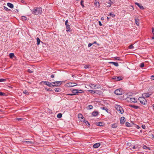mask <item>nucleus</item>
Instances as JSON below:
<instances>
[{
    "mask_svg": "<svg viewBox=\"0 0 154 154\" xmlns=\"http://www.w3.org/2000/svg\"><path fill=\"white\" fill-rule=\"evenodd\" d=\"M4 9L5 10L8 11V10H9L7 7L4 6Z\"/></svg>",
    "mask_w": 154,
    "mask_h": 154,
    "instance_id": "864d4df0",
    "label": "nucleus"
},
{
    "mask_svg": "<svg viewBox=\"0 0 154 154\" xmlns=\"http://www.w3.org/2000/svg\"><path fill=\"white\" fill-rule=\"evenodd\" d=\"M77 85V84L75 83L70 82L67 83L66 84V86L68 87H73Z\"/></svg>",
    "mask_w": 154,
    "mask_h": 154,
    "instance_id": "0eeeda50",
    "label": "nucleus"
},
{
    "mask_svg": "<svg viewBox=\"0 0 154 154\" xmlns=\"http://www.w3.org/2000/svg\"><path fill=\"white\" fill-rule=\"evenodd\" d=\"M134 48V47L133 45H131L129 46V48L130 49H131Z\"/></svg>",
    "mask_w": 154,
    "mask_h": 154,
    "instance_id": "a19ab883",
    "label": "nucleus"
},
{
    "mask_svg": "<svg viewBox=\"0 0 154 154\" xmlns=\"http://www.w3.org/2000/svg\"><path fill=\"white\" fill-rule=\"evenodd\" d=\"M83 92L82 90L78 89H73L72 91V93L74 94V95H78L79 93H82Z\"/></svg>",
    "mask_w": 154,
    "mask_h": 154,
    "instance_id": "7ed1b4c3",
    "label": "nucleus"
},
{
    "mask_svg": "<svg viewBox=\"0 0 154 154\" xmlns=\"http://www.w3.org/2000/svg\"><path fill=\"white\" fill-rule=\"evenodd\" d=\"M74 94H73V93H72V94H66V95H70V96H73V95H74Z\"/></svg>",
    "mask_w": 154,
    "mask_h": 154,
    "instance_id": "3c124183",
    "label": "nucleus"
},
{
    "mask_svg": "<svg viewBox=\"0 0 154 154\" xmlns=\"http://www.w3.org/2000/svg\"><path fill=\"white\" fill-rule=\"evenodd\" d=\"M89 92L93 93V94H94L95 93V91L93 90H88Z\"/></svg>",
    "mask_w": 154,
    "mask_h": 154,
    "instance_id": "4c0bfd02",
    "label": "nucleus"
},
{
    "mask_svg": "<svg viewBox=\"0 0 154 154\" xmlns=\"http://www.w3.org/2000/svg\"><path fill=\"white\" fill-rule=\"evenodd\" d=\"M6 80V79H0V82H4Z\"/></svg>",
    "mask_w": 154,
    "mask_h": 154,
    "instance_id": "a18cd8bd",
    "label": "nucleus"
},
{
    "mask_svg": "<svg viewBox=\"0 0 154 154\" xmlns=\"http://www.w3.org/2000/svg\"><path fill=\"white\" fill-rule=\"evenodd\" d=\"M100 143H97L93 145V147L94 148H97L99 147L100 146Z\"/></svg>",
    "mask_w": 154,
    "mask_h": 154,
    "instance_id": "2eb2a0df",
    "label": "nucleus"
},
{
    "mask_svg": "<svg viewBox=\"0 0 154 154\" xmlns=\"http://www.w3.org/2000/svg\"><path fill=\"white\" fill-rule=\"evenodd\" d=\"M94 89H98L101 88V86L100 85H96L94 86Z\"/></svg>",
    "mask_w": 154,
    "mask_h": 154,
    "instance_id": "aec40b11",
    "label": "nucleus"
},
{
    "mask_svg": "<svg viewBox=\"0 0 154 154\" xmlns=\"http://www.w3.org/2000/svg\"><path fill=\"white\" fill-rule=\"evenodd\" d=\"M135 21L136 24L138 26L139 24V19L137 18H135Z\"/></svg>",
    "mask_w": 154,
    "mask_h": 154,
    "instance_id": "b1692460",
    "label": "nucleus"
},
{
    "mask_svg": "<svg viewBox=\"0 0 154 154\" xmlns=\"http://www.w3.org/2000/svg\"><path fill=\"white\" fill-rule=\"evenodd\" d=\"M113 79L117 81H120L122 80V79L119 77L116 76L113 78Z\"/></svg>",
    "mask_w": 154,
    "mask_h": 154,
    "instance_id": "6ab92c4d",
    "label": "nucleus"
},
{
    "mask_svg": "<svg viewBox=\"0 0 154 154\" xmlns=\"http://www.w3.org/2000/svg\"><path fill=\"white\" fill-rule=\"evenodd\" d=\"M125 121V118L124 117H122L121 118L120 123L121 124H123Z\"/></svg>",
    "mask_w": 154,
    "mask_h": 154,
    "instance_id": "4468645a",
    "label": "nucleus"
},
{
    "mask_svg": "<svg viewBox=\"0 0 154 154\" xmlns=\"http://www.w3.org/2000/svg\"><path fill=\"white\" fill-rule=\"evenodd\" d=\"M54 76H55V75H54V74H52L51 75V78H53L54 77Z\"/></svg>",
    "mask_w": 154,
    "mask_h": 154,
    "instance_id": "13d9d810",
    "label": "nucleus"
},
{
    "mask_svg": "<svg viewBox=\"0 0 154 154\" xmlns=\"http://www.w3.org/2000/svg\"><path fill=\"white\" fill-rule=\"evenodd\" d=\"M143 148L144 149H150V148L148 147H147L146 145H144L143 147Z\"/></svg>",
    "mask_w": 154,
    "mask_h": 154,
    "instance_id": "7c9ffc66",
    "label": "nucleus"
},
{
    "mask_svg": "<svg viewBox=\"0 0 154 154\" xmlns=\"http://www.w3.org/2000/svg\"><path fill=\"white\" fill-rule=\"evenodd\" d=\"M83 122L86 124L87 126H90L89 123L86 120H83Z\"/></svg>",
    "mask_w": 154,
    "mask_h": 154,
    "instance_id": "5701e85b",
    "label": "nucleus"
},
{
    "mask_svg": "<svg viewBox=\"0 0 154 154\" xmlns=\"http://www.w3.org/2000/svg\"><path fill=\"white\" fill-rule=\"evenodd\" d=\"M32 14L34 15L40 14L42 12V9L41 7H35L31 10Z\"/></svg>",
    "mask_w": 154,
    "mask_h": 154,
    "instance_id": "f257e3e1",
    "label": "nucleus"
},
{
    "mask_svg": "<svg viewBox=\"0 0 154 154\" xmlns=\"http://www.w3.org/2000/svg\"><path fill=\"white\" fill-rule=\"evenodd\" d=\"M68 23V20H66V21L65 23V25L66 26L68 25V24H67Z\"/></svg>",
    "mask_w": 154,
    "mask_h": 154,
    "instance_id": "4d7b16f0",
    "label": "nucleus"
},
{
    "mask_svg": "<svg viewBox=\"0 0 154 154\" xmlns=\"http://www.w3.org/2000/svg\"><path fill=\"white\" fill-rule=\"evenodd\" d=\"M94 4L95 6L97 7H99V2L97 0H95L94 2Z\"/></svg>",
    "mask_w": 154,
    "mask_h": 154,
    "instance_id": "393cba45",
    "label": "nucleus"
},
{
    "mask_svg": "<svg viewBox=\"0 0 154 154\" xmlns=\"http://www.w3.org/2000/svg\"><path fill=\"white\" fill-rule=\"evenodd\" d=\"M78 118L79 119L80 121L82 122L84 118L83 115L81 114H79L78 115Z\"/></svg>",
    "mask_w": 154,
    "mask_h": 154,
    "instance_id": "f8f14e48",
    "label": "nucleus"
},
{
    "mask_svg": "<svg viewBox=\"0 0 154 154\" xmlns=\"http://www.w3.org/2000/svg\"><path fill=\"white\" fill-rule=\"evenodd\" d=\"M130 106L131 107L134 108L135 109H137L139 108V106L134 105H131Z\"/></svg>",
    "mask_w": 154,
    "mask_h": 154,
    "instance_id": "bb28decb",
    "label": "nucleus"
},
{
    "mask_svg": "<svg viewBox=\"0 0 154 154\" xmlns=\"http://www.w3.org/2000/svg\"><path fill=\"white\" fill-rule=\"evenodd\" d=\"M102 1L105 2V0H101ZM105 1L109 5L107 6L108 7H110L111 4H113L114 2L113 1H111V0H105Z\"/></svg>",
    "mask_w": 154,
    "mask_h": 154,
    "instance_id": "9d476101",
    "label": "nucleus"
},
{
    "mask_svg": "<svg viewBox=\"0 0 154 154\" xmlns=\"http://www.w3.org/2000/svg\"><path fill=\"white\" fill-rule=\"evenodd\" d=\"M114 58L116 60H120V57H114Z\"/></svg>",
    "mask_w": 154,
    "mask_h": 154,
    "instance_id": "de8ad7c7",
    "label": "nucleus"
},
{
    "mask_svg": "<svg viewBox=\"0 0 154 154\" xmlns=\"http://www.w3.org/2000/svg\"><path fill=\"white\" fill-rule=\"evenodd\" d=\"M66 31L67 32L70 31H71L70 25L69 24L66 25Z\"/></svg>",
    "mask_w": 154,
    "mask_h": 154,
    "instance_id": "f3484780",
    "label": "nucleus"
},
{
    "mask_svg": "<svg viewBox=\"0 0 154 154\" xmlns=\"http://www.w3.org/2000/svg\"><path fill=\"white\" fill-rule=\"evenodd\" d=\"M62 115L61 113H59L57 114V117L58 118H60L62 117Z\"/></svg>",
    "mask_w": 154,
    "mask_h": 154,
    "instance_id": "473e14b6",
    "label": "nucleus"
},
{
    "mask_svg": "<svg viewBox=\"0 0 154 154\" xmlns=\"http://www.w3.org/2000/svg\"><path fill=\"white\" fill-rule=\"evenodd\" d=\"M21 19L23 21L25 20H26V17L23 16L21 17Z\"/></svg>",
    "mask_w": 154,
    "mask_h": 154,
    "instance_id": "c9c22d12",
    "label": "nucleus"
},
{
    "mask_svg": "<svg viewBox=\"0 0 154 154\" xmlns=\"http://www.w3.org/2000/svg\"><path fill=\"white\" fill-rule=\"evenodd\" d=\"M36 40L37 42V45H39L40 42V39L39 38L37 37L36 38Z\"/></svg>",
    "mask_w": 154,
    "mask_h": 154,
    "instance_id": "2f4dec72",
    "label": "nucleus"
},
{
    "mask_svg": "<svg viewBox=\"0 0 154 154\" xmlns=\"http://www.w3.org/2000/svg\"><path fill=\"white\" fill-rule=\"evenodd\" d=\"M152 94V92H149L148 93H144L142 94V96L143 97H149V96L151 95Z\"/></svg>",
    "mask_w": 154,
    "mask_h": 154,
    "instance_id": "6e6552de",
    "label": "nucleus"
},
{
    "mask_svg": "<svg viewBox=\"0 0 154 154\" xmlns=\"http://www.w3.org/2000/svg\"><path fill=\"white\" fill-rule=\"evenodd\" d=\"M126 125L127 127H130L131 126V124L128 122L126 123Z\"/></svg>",
    "mask_w": 154,
    "mask_h": 154,
    "instance_id": "37998d69",
    "label": "nucleus"
},
{
    "mask_svg": "<svg viewBox=\"0 0 154 154\" xmlns=\"http://www.w3.org/2000/svg\"><path fill=\"white\" fill-rule=\"evenodd\" d=\"M101 109H103L105 110L106 112H107L108 109L106 107H102Z\"/></svg>",
    "mask_w": 154,
    "mask_h": 154,
    "instance_id": "8fccbe9b",
    "label": "nucleus"
},
{
    "mask_svg": "<svg viewBox=\"0 0 154 154\" xmlns=\"http://www.w3.org/2000/svg\"><path fill=\"white\" fill-rule=\"evenodd\" d=\"M44 84L45 85H46L48 86L49 87H51V86H52L53 85V84L52 83H50L49 82H48L47 81H44L43 82Z\"/></svg>",
    "mask_w": 154,
    "mask_h": 154,
    "instance_id": "9b49d317",
    "label": "nucleus"
},
{
    "mask_svg": "<svg viewBox=\"0 0 154 154\" xmlns=\"http://www.w3.org/2000/svg\"><path fill=\"white\" fill-rule=\"evenodd\" d=\"M145 127L146 126L144 125H142V127L143 129H145Z\"/></svg>",
    "mask_w": 154,
    "mask_h": 154,
    "instance_id": "052dcab7",
    "label": "nucleus"
},
{
    "mask_svg": "<svg viewBox=\"0 0 154 154\" xmlns=\"http://www.w3.org/2000/svg\"><path fill=\"white\" fill-rule=\"evenodd\" d=\"M17 120H18V121H21L23 119L21 118H18L16 119Z\"/></svg>",
    "mask_w": 154,
    "mask_h": 154,
    "instance_id": "bf43d9fd",
    "label": "nucleus"
},
{
    "mask_svg": "<svg viewBox=\"0 0 154 154\" xmlns=\"http://www.w3.org/2000/svg\"><path fill=\"white\" fill-rule=\"evenodd\" d=\"M153 35H154V36L152 37V39H154V33H153Z\"/></svg>",
    "mask_w": 154,
    "mask_h": 154,
    "instance_id": "338daca9",
    "label": "nucleus"
},
{
    "mask_svg": "<svg viewBox=\"0 0 154 154\" xmlns=\"http://www.w3.org/2000/svg\"><path fill=\"white\" fill-rule=\"evenodd\" d=\"M95 93L97 94L101 95L102 94L103 92L101 91L96 90L95 91Z\"/></svg>",
    "mask_w": 154,
    "mask_h": 154,
    "instance_id": "a211bd4d",
    "label": "nucleus"
},
{
    "mask_svg": "<svg viewBox=\"0 0 154 154\" xmlns=\"http://www.w3.org/2000/svg\"><path fill=\"white\" fill-rule=\"evenodd\" d=\"M122 93L121 89H116L115 91V93L117 95H121L122 94Z\"/></svg>",
    "mask_w": 154,
    "mask_h": 154,
    "instance_id": "423d86ee",
    "label": "nucleus"
},
{
    "mask_svg": "<svg viewBox=\"0 0 154 154\" xmlns=\"http://www.w3.org/2000/svg\"><path fill=\"white\" fill-rule=\"evenodd\" d=\"M138 100L140 103L143 104H145L147 103L146 99L143 96L142 97H139L138 99Z\"/></svg>",
    "mask_w": 154,
    "mask_h": 154,
    "instance_id": "20e7f679",
    "label": "nucleus"
},
{
    "mask_svg": "<svg viewBox=\"0 0 154 154\" xmlns=\"http://www.w3.org/2000/svg\"><path fill=\"white\" fill-rule=\"evenodd\" d=\"M118 125L117 123H115L113 124L112 125V127L113 128H115L117 127Z\"/></svg>",
    "mask_w": 154,
    "mask_h": 154,
    "instance_id": "a878e982",
    "label": "nucleus"
},
{
    "mask_svg": "<svg viewBox=\"0 0 154 154\" xmlns=\"http://www.w3.org/2000/svg\"><path fill=\"white\" fill-rule=\"evenodd\" d=\"M115 107L119 113L122 114L123 113V109L119 105H116L115 106Z\"/></svg>",
    "mask_w": 154,
    "mask_h": 154,
    "instance_id": "f03ea898",
    "label": "nucleus"
},
{
    "mask_svg": "<svg viewBox=\"0 0 154 154\" xmlns=\"http://www.w3.org/2000/svg\"><path fill=\"white\" fill-rule=\"evenodd\" d=\"M135 4L137 5L141 9H144L143 6L140 5L137 2H135Z\"/></svg>",
    "mask_w": 154,
    "mask_h": 154,
    "instance_id": "dca6fc26",
    "label": "nucleus"
},
{
    "mask_svg": "<svg viewBox=\"0 0 154 154\" xmlns=\"http://www.w3.org/2000/svg\"><path fill=\"white\" fill-rule=\"evenodd\" d=\"M152 106L153 107V110H154V104H153L152 105Z\"/></svg>",
    "mask_w": 154,
    "mask_h": 154,
    "instance_id": "774afa93",
    "label": "nucleus"
},
{
    "mask_svg": "<svg viewBox=\"0 0 154 154\" xmlns=\"http://www.w3.org/2000/svg\"><path fill=\"white\" fill-rule=\"evenodd\" d=\"M127 99L128 101L135 103L137 102V99L135 97L131 98L130 97H128L127 98Z\"/></svg>",
    "mask_w": 154,
    "mask_h": 154,
    "instance_id": "39448f33",
    "label": "nucleus"
},
{
    "mask_svg": "<svg viewBox=\"0 0 154 154\" xmlns=\"http://www.w3.org/2000/svg\"><path fill=\"white\" fill-rule=\"evenodd\" d=\"M144 66V63H142L140 65V67L141 68L143 67Z\"/></svg>",
    "mask_w": 154,
    "mask_h": 154,
    "instance_id": "79ce46f5",
    "label": "nucleus"
},
{
    "mask_svg": "<svg viewBox=\"0 0 154 154\" xmlns=\"http://www.w3.org/2000/svg\"><path fill=\"white\" fill-rule=\"evenodd\" d=\"M137 147H135V146H134L133 147V148L134 149H136Z\"/></svg>",
    "mask_w": 154,
    "mask_h": 154,
    "instance_id": "0e129e2a",
    "label": "nucleus"
},
{
    "mask_svg": "<svg viewBox=\"0 0 154 154\" xmlns=\"http://www.w3.org/2000/svg\"><path fill=\"white\" fill-rule=\"evenodd\" d=\"M97 125L99 126H103V124L101 122H97Z\"/></svg>",
    "mask_w": 154,
    "mask_h": 154,
    "instance_id": "e433bc0d",
    "label": "nucleus"
},
{
    "mask_svg": "<svg viewBox=\"0 0 154 154\" xmlns=\"http://www.w3.org/2000/svg\"><path fill=\"white\" fill-rule=\"evenodd\" d=\"M150 78L151 79L154 80V75H152L151 76Z\"/></svg>",
    "mask_w": 154,
    "mask_h": 154,
    "instance_id": "603ef678",
    "label": "nucleus"
},
{
    "mask_svg": "<svg viewBox=\"0 0 154 154\" xmlns=\"http://www.w3.org/2000/svg\"><path fill=\"white\" fill-rule=\"evenodd\" d=\"M93 44H92V43H89L88 44V47H90Z\"/></svg>",
    "mask_w": 154,
    "mask_h": 154,
    "instance_id": "6e6d98bb",
    "label": "nucleus"
},
{
    "mask_svg": "<svg viewBox=\"0 0 154 154\" xmlns=\"http://www.w3.org/2000/svg\"><path fill=\"white\" fill-rule=\"evenodd\" d=\"M153 32H154V28H153V27H152V33H153Z\"/></svg>",
    "mask_w": 154,
    "mask_h": 154,
    "instance_id": "69168bd1",
    "label": "nucleus"
},
{
    "mask_svg": "<svg viewBox=\"0 0 154 154\" xmlns=\"http://www.w3.org/2000/svg\"><path fill=\"white\" fill-rule=\"evenodd\" d=\"M110 63L113 64L114 65L116 66H119L118 63L117 62H110Z\"/></svg>",
    "mask_w": 154,
    "mask_h": 154,
    "instance_id": "cd10ccee",
    "label": "nucleus"
},
{
    "mask_svg": "<svg viewBox=\"0 0 154 154\" xmlns=\"http://www.w3.org/2000/svg\"><path fill=\"white\" fill-rule=\"evenodd\" d=\"M98 114V112L97 111H94L92 113V115L93 116H96Z\"/></svg>",
    "mask_w": 154,
    "mask_h": 154,
    "instance_id": "4be33fe9",
    "label": "nucleus"
},
{
    "mask_svg": "<svg viewBox=\"0 0 154 154\" xmlns=\"http://www.w3.org/2000/svg\"><path fill=\"white\" fill-rule=\"evenodd\" d=\"M7 5L8 6L11 8H14V5L11 3H7Z\"/></svg>",
    "mask_w": 154,
    "mask_h": 154,
    "instance_id": "412c9836",
    "label": "nucleus"
},
{
    "mask_svg": "<svg viewBox=\"0 0 154 154\" xmlns=\"http://www.w3.org/2000/svg\"><path fill=\"white\" fill-rule=\"evenodd\" d=\"M93 107L92 105H89L88 106V109L90 110L92 109Z\"/></svg>",
    "mask_w": 154,
    "mask_h": 154,
    "instance_id": "58836bf2",
    "label": "nucleus"
},
{
    "mask_svg": "<svg viewBox=\"0 0 154 154\" xmlns=\"http://www.w3.org/2000/svg\"><path fill=\"white\" fill-rule=\"evenodd\" d=\"M109 15L111 16L112 17H114L115 16V15L114 14H112L111 13H109Z\"/></svg>",
    "mask_w": 154,
    "mask_h": 154,
    "instance_id": "49530a36",
    "label": "nucleus"
},
{
    "mask_svg": "<svg viewBox=\"0 0 154 154\" xmlns=\"http://www.w3.org/2000/svg\"><path fill=\"white\" fill-rule=\"evenodd\" d=\"M151 137L152 138H154V135L152 134Z\"/></svg>",
    "mask_w": 154,
    "mask_h": 154,
    "instance_id": "e2e57ef3",
    "label": "nucleus"
},
{
    "mask_svg": "<svg viewBox=\"0 0 154 154\" xmlns=\"http://www.w3.org/2000/svg\"><path fill=\"white\" fill-rule=\"evenodd\" d=\"M9 57L12 58L14 56V54L13 53H11L9 54Z\"/></svg>",
    "mask_w": 154,
    "mask_h": 154,
    "instance_id": "c85d7f7f",
    "label": "nucleus"
},
{
    "mask_svg": "<svg viewBox=\"0 0 154 154\" xmlns=\"http://www.w3.org/2000/svg\"><path fill=\"white\" fill-rule=\"evenodd\" d=\"M23 142L24 144L26 143L28 144H34V142L32 141H25H25H23Z\"/></svg>",
    "mask_w": 154,
    "mask_h": 154,
    "instance_id": "ddd939ff",
    "label": "nucleus"
},
{
    "mask_svg": "<svg viewBox=\"0 0 154 154\" xmlns=\"http://www.w3.org/2000/svg\"><path fill=\"white\" fill-rule=\"evenodd\" d=\"M53 84V86H57L61 85L62 82L61 81L55 82H52Z\"/></svg>",
    "mask_w": 154,
    "mask_h": 154,
    "instance_id": "1a4fd4ad",
    "label": "nucleus"
},
{
    "mask_svg": "<svg viewBox=\"0 0 154 154\" xmlns=\"http://www.w3.org/2000/svg\"><path fill=\"white\" fill-rule=\"evenodd\" d=\"M83 0H82L81 1V2H80V3H81V5H82V6L83 7H84V5L83 4Z\"/></svg>",
    "mask_w": 154,
    "mask_h": 154,
    "instance_id": "c03bdc74",
    "label": "nucleus"
},
{
    "mask_svg": "<svg viewBox=\"0 0 154 154\" xmlns=\"http://www.w3.org/2000/svg\"><path fill=\"white\" fill-rule=\"evenodd\" d=\"M27 72L29 73H31L32 72V71H31L30 69H28L27 70Z\"/></svg>",
    "mask_w": 154,
    "mask_h": 154,
    "instance_id": "5fc2aeb1",
    "label": "nucleus"
},
{
    "mask_svg": "<svg viewBox=\"0 0 154 154\" xmlns=\"http://www.w3.org/2000/svg\"><path fill=\"white\" fill-rule=\"evenodd\" d=\"M99 24L100 26H101L102 25L101 22L100 21H99Z\"/></svg>",
    "mask_w": 154,
    "mask_h": 154,
    "instance_id": "680f3d73",
    "label": "nucleus"
},
{
    "mask_svg": "<svg viewBox=\"0 0 154 154\" xmlns=\"http://www.w3.org/2000/svg\"><path fill=\"white\" fill-rule=\"evenodd\" d=\"M94 86L95 85L93 84H90V87L92 89H94Z\"/></svg>",
    "mask_w": 154,
    "mask_h": 154,
    "instance_id": "f704fd0d",
    "label": "nucleus"
},
{
    "mask_svg": "<svg viewBox=\"0 0 154 154\" xmlns=\"http://www.w3.org/2000/svg\"><path fill=\"white\" fill-rule=\"evenodd\" d=\"M89 66H90L89 65H85V66H84V68L85 69H88V68H89Z\"/></svg>",
    "mask_w": 154,
    "mask_h": 154,
    "instance_id": "ea45409f",
    "label": "nucleus"
},
{
    "mask_svg": "<svg viewBox=\"0 0 154 154\" xmlns=\"http://www.w3.org/2000/svg\"><path fill=\"white\" fill-rule=\"evenodd\" d=\"M55 91L57 92H59L61 91V89L59 88H57L55 89Z\"/></svg>",
    "mask_w": 154,
    "mask_h": 154,
    "instance_id": "c756f323",
    "label": "nucleus"
},
{
    "mask_svg": "<svg viewBox=\"0 0 154 154\" xmlns=\"http://www.w3.org/2000/svg\"><path fill=\"white\" fill-rule=\"evenodd\" d=\"M23 93H24L26 94V95H28L29 94V92H28L27 91H26V90H24L23 91Z\"/></svg>",
    "mask_w": 154,
    "mask_h": 154,
    "instance_id": "72a5a7b5",
    "label": "nucleus"
},
{
    "mask_svg": "<svg viewBox=\"0 0 154 154\" xmlns=\"http://www.w3.org/2000/svg\"><path fill=\"white\" fill-rule=\"evenodd\" d=\"M5 94L2 92H0V96H4Z\"/></svg>",
    "mask_w": 154,
    "mask_h": 154,
    "instance_id": "09e8293b",
    "label": "nucleus"
}]
</instances>
